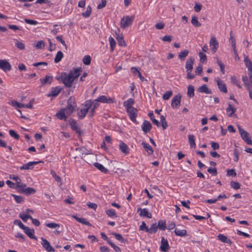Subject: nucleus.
Instances as JSON below:
<instances>
[{
  "label": "nucleus",
  "mask_w": 252,
  "mask_h": 252,
  "mask_svg": "<svg viewBox=\"0 0 252 252\" xmlns=\"http://www.w3.org/2000/svg\"><path fill=\"white\" fill-rule=\"evenodd\" d=\"M82 71L81 67L76 68L73 70H70L68 73L63 72L61 75V79L64 85L68 88H70L75 79L77 78L80 75V72Z\"/></svg>",
  "instance_id": "obj_1"
},
{
  "label": "nucleus",
  "mask_w": 252,
  "mask_h": 252,
  "mask_svg": "<svg viewBox=\"0 0 252 252\" xmlns=\"http://www.w3.org/2000/svg\"><path fill=\"white\" fill-rule=\"evenodd\" d=\"M134 19V17L133 16L124 17L121 20V27L123 29H126L132 24Z\"/></svg>",
  "instance_id": "obj_2"
},
{
  "label": "nucleus",
  "mask_w": 252,
  "mask_h": 252,
  "mask_svg": "<svg viewBox=\"0 0 252 252\" xmlns=\"http://www.w3.org/2000/svg\"><path fill=\"white\" fill-rule=\"evenodd\" d=\"M126 111L131 121L133 123H136L137 121L136 118L137 115V109L134 107H132L126 109Z\"/></svg>",
  "instance_id": "obj_3"
},
{
  "label": "nucleus",
  "mask_w": 252,
  "mask_h": 252,
  "mask_svg": "<svg viewBox=\"0 0 252 252\" xmlns=\"http://www.w3.org/2000/svg\"><path fill=\"white\" fill-rule=\"evenodd\" d=\"M182 96L180 94L175 95L171 101V107L173 108H176L180 106L181 103Z\"/></svg>",
  "instance_id": "obj_4"
},
{
  "label": "nucleus",
  "mask_w": 252,
  "mask_h": 252,
  "mask_svg": "<svg viewBox=\"0 0 252 252\" xmlns=\"http://www.w3.org/2000/svg\"><path fill=\"white\" fill-rule=\"evenodd\" d=\"M210 46L211 47L213 53H215L219 48V43L215 36L211 37L210 41Z\"/></svg>",
  "instance_id": "obj_5"
},
{
  "label": "nucleus",
  "mask_w": 252,
  "mask_h": 252,
  "mask_svg": "<svg viewBox=\"0 0 252 252\" xmlns=\"http://www.w3.org/2000/svg\"><path fill=\"white\" fill-rule=\"evenodd\" d=\"M42 245L44 248L48 252H54L55 249L50 245L49 242L43 237H41Z\"/></svg>",
  "instance_id": "obj_6"
},
{
  "label": "nucleus",
  "mask_w": 252,
  "mask_h": 252,
  "mask_svg": "<svg viewBox=\"0 0 252 252\" xmlns=\"http://www.w3.org/2000/svg\"><path fill=\"white\" fill-rule=\"evenodd\" d=\"M96 101L101 102L103 103H112L116 102L114 99L111 98L109 97H107L105 95H101L95 100Z\"/></svg>",
  "instance_id": "obj_7"
},
{
  "label": "nucleus",
  "mask_w": 252,
  "mask_h": 252,
  "mask_svg": "<svg viewBox=\"0 0 252 252\" xmlns=\"http://www.w3.org/2000/svg\"><path fill=\"white\" fill-rule=\"evenodd\" d=\"M67 105L66 108H67V109H71L75 111L77 105L74 97L70 96L67 100Z\"/></svg>",
  "instance_id": "obj_8"
},
{
  "label": "nucleus",
  "mask_w": 252,
  "mask_h": 252,
  "mask_svg": "<svg viewBox=\"0 0 252 252\" xmlns=\"http://www.w3.org/2000/svg\"><path fill=\"white\" fill-rule=\"evenodd\" d=\"M0 68L5 72L11 70V66L10 63L5 60H0Z\"/></svg>",
  "instance_id": "obj_9"
},
{
  "label": "nucleus",
  "mask_w": 252,
  "mask_h": 252,
  "mask_svg": "<svg viewBox=\"0 0 252 252\" xmlns=\"http://www.w3.org/2000/svg\"><path fill=\"white\" fill-rule=\"evenodd\" d=\"M42 161H31L26 164H23V166L20 167L21 170H29L32 169L33 168L34 165L37 164L39 162H41Z\"/></svg>",
  "instance_id": "obj_10"
},
{
  "label": "nucleus",
  "mask_w": 252,
  "mask_h": 252,
  "mask_svg": "<svg viewBox=\"0 0 252 252\" xmlns=\"http://www.w3.org/2000/svg\"><path fill=\"white\" fill-rule=\"evenodd\" d=\"M170 248L168 244V242L166 239H165L164 237H162L161 241V245L160 249L161 251L166 252Z\"/></svg>",
  "instance_id": "obj_11"
},
{
  "label": "nucleus",
  "mask_w": 252,
  "mask_h": 252,
  "mask_svg": "<svg viewBox=\"0 0 252 252\" xmlns=\"http://www.w3.org/2000/svg\"><path fill=\"white\" fill-rule=\"evenodd\" d=\"M24 232L31 238L34 240H37V237L34 235V230L30 228L28 226H26L23 229Z\"/></svg>",
  "instance_id": "obj_12"
},
{
  "label": "nucleus",
  "mask_w": 252,
  "mask_h": 252,
  "mask_svg": "<svg viewBox=\"0 0 252 252\" xmlns=\"http://www.w3.org/2000/svg\"><path fill=\"white\" fill-rule=\"evenodd\" d=\"M194 62V59L193 57H190L187 60L185 65V67L187 69V72L192 71Z\"/></svg>",
  "instance_id": "obj_13"
},
{
  "label": "nucleus",
  "mask_w": 252,
  "mask_h": 252,
  "mask_svg": "<svg viewBox=\"0 0 252 252\" xmlns=\"http://www.w3.org/2000/svg\"><path fill=\"white\" fill-rule=\"evenodd\" d=\"M242 81L247 90L252 89V80L249 79V77L247 75L243 76Z\"/></svg>",
  "instance_id": "obj_14"
},
{
  "label": "nucleus",
  "mask_w": 252,
  "mask_h": 252,
  "mask_svg": "<svg viewBox=\"0 0 252 252\" xmlns=\"http://www.w3.org/2000/svg\"><path fill=\"white\" fill-rule=\"evenodd\" d=\"M152 128V126L149 121L145 120L143 122L142 125V129L145 133L149 132L151 130Z\"/></svg>",
  "instance_id": "obj_15"
},
{
  "label": "nucleus",
  "mask_w": 252,
  "mask_h": 252,
  "mask_svg": "<svg viewBox=\"0 0 252 252\" xmlns=\"http://www.w3.org/2000/svg\"><path fill=\"white\" fill-rule=\"evenodd\" d=\"M119 149L125 155H127L129 153V149L128 147L126 144L122 141H120V142Z\"/></svg>",
  "instance_id": "obj_16"
},
{
  "label": "nucleus",
  "mask_w": 252,
  "mask_h": 252,
  "mask_svg": "<svg viewBox=\"0 0 252 252\" xmlns=\"http://www.w3.org/2000/svg\"><path fill=\"white\" fill-rule=\"evenodd\" d=\"M69 125L70 126V127L73 130L75 131L77 133L80 134L81 130H80V128L78 126L76 123V121L75 120H74L73 119H71L70 121L69 122Z\"/></svg>",
  "instance_id": "obj_17"
},
{
  "label": "nucleus",
  "mask_w": 252,
  "mask_h": 252,
  "mask_svg": "<svg viewBox=\"0 0 252 252\" xmlns=\"http://www.w3.org/2000/svg\"><path fill=\"white\" fill-rule=\"evenodd\" d=\"M217 83L218 88L220 92H222L223 93H226L227 92L226 86L222 80L219 79L217 80Z\"/></svg>",
  "instance_id": "obj_18"
},
{
  "label": "nucleus",
  "mask_w": 252,
  "mask_h": 252,
  "mask_svg": "<svg viewBox=\"0 0 252 252\" xmlns=\"http://www.w3.org/2000/svg\"><path fill=\"white\" fill-rule=\"evenodd\" d=\"M62 89L59 87H56L55 88H52V90L50 93L47 95L48 96H52L53 97H56L61 92Z\"/></svg>",
  "instance_id": "obj_19"
},
{
  "label": "nucleus",
  "mask_w": 252,
  "mask_h": 252,
  "mask_svg": "<svg viewBox=\"0 0 252 252\" xmlns=\"http://www.w3.org/2000/svg\"><path fill=\"white\" fill-rule=\"evenodd\" d=\"M138 212H140L139 216L141 217H145L148 218H152V215L149 213L146 209H141L140 208L138 209Z\"/></svg>",
  "instance_id": "obj_20"
},
{
  "label": "nucleus",
  "mask_w": 252,
  "mask_h": 252,
  "mask_svg": "<svg viewBox=\"0 0 252 252\" xmlns=\"http://www.w3.org/2000/svg\"><path fill=\"white\" fill-rule=\"evenodd\" d=\"M197 91L198 92L204 93L206 94H211L212 93V91L208 88L206 84H204L199 87L197 89Z\"/></svg>",
  "instance_id": "obj_21"
},
{
  "label": "nucleus",
  "mask_w": 252,
  "mask_h": 252,
  "mask_svg": "<svg viewBox=\"0 0 252 252\" xmlns=\"http://www.w3.org/2000/svg\"><path fill=\"white\" fill-rule=\"evenodd\" d=\"M236 108L232 106L230 103H228V106L226 109L227 116L229 117H233V114L236 112Z\"/></svg>",
  "instance_id": "obj_22"
},
{
  "label": "nucleus",
  "mask_w": 252,
  "mask_h": 252,
  "mask_svg": "<svg viewBox=\"0 0 252 252\" xmlns=\"http://www.w3.org/2000/svg\"><path fill=\"white\" fill-rule=\"evenodd\" d=\"M217 238L220 241L223 243H227L229 245H231L232 243L231 240L223 234H219L218 235Z\"/></svg>",
  "instance_id": "obj_23"
},
{
  "label": "nucleus",
  "mask_w": 252,
  "mask_h": 252,
  "mask_svg": "<svg viewBox=\"0 0 252 252\" xmlns=\"http://www.w3.org/2000/svg\"><path fill=\"white\" fill-rule=\"evenodd\" d=\"M250 134L247 132L245 131L241 133V136L242 138L248 144L252 145V140L249 138Z\"/></svg>",
  "instance_id": "obj_24"
},
{
  "label": "nucleus",
  "mask_w": 252,
  "mask_h": 252,
  "mask_svg": "<svg viewBox=\"0 0 252 252\" xmlns=\"http://www.w3.org/2000/svg\"><path fill=\"white\" fill-rule=\"evenodd\" d=\"M41 86L46 84H51L53 81V77L50 76H46L44 79H40Z\"/></svg>",
  "instance_id": "obj_25"
},
{
  "label": "nucleus",
  "mask_w": 252,
  "mask_h": 252,
  "mask_svg": "<svg viewBox=\"0 0 252 252\" xmlns=\"http://www.w3.org/2000/svg\"><path fill=\"white\" fill-rule=\"evenodd\" d=\"M21 193L25 195H29L33 194L36 192V190L32 188L29 187L26 189H22Z\"/></svg>",
  "instance_id": "obj_26"
},
{
  "label": "nucleus",
  "mask_w": 252,
  "mask_h": 252,
  "mask_svg": "<svg viewBox=\"0 0 252 252\" xmlns=\"http://www.w3.org/2000/svg\"><path fill=\"white\" fill-rule=\"evenodd\" d=\"M141 145L143 146V148L145 149L146 152L148 153V155H150L153 154V150L152 147L148 143H146L144 142H143L141 143Z\"/></svg>",
  "instance_id": "obj_27"
},
{
  "label": "nucleus",
  "mask_w": 252,
  "mask_h": 252,
  "mask_svg": "<svg viewBox=\"0 0 252 252\" xmlns=\"http://www.w3.org/2000/svg\"><path fill=\"white\" fill-rule=\"evenodd\" d=\"M94 165L99 170H100L101 172L104 173H107L108 172V169H106L103 165L99 163L95 162L94 163Z\"/></svg>",
  "instance_id": "obj_28"
},
{
  "label": "nucleus",
  "mask_w": 252,
  "mask_h": 252,
  "mask_svg": "<svg viewBox=\"0 0 252 252\" xmlns=\"http://www.w3.org/2000/svg\"><path fill=\"white\" fill-rule=\"evenodd\" d=\"M56 115L58 119L61 120L65 121L67 118V116L65 114L64 110L63 109L58 112Z\"/></svg>",
  "instance_id": "obj_29"
},
{
  "label": "nucleus",
  "mask_w": 252,
  "mask_h": 252,
  "mask_svg": "<svg viewBox=\"0 0 252 252\" xmlns=\"http://www.w3.org/2000/svg\"><path fill=\"white\" fill-rule=\"evenodd\" d=\"M135 101L133 98H129L127 100L124 101V106L126 109L132 108V105L134 103Z\"/></svg>",
  "instance_id": "obj_30"
},
{
  "label": "nucleus",
  "mask_w": 252,
  "mask_h": 252,
  "mask_svg": "<svg viewBox=\"0 0 252 252\" xmlns=\"http://www.w3.org/2000/svg\"><path fill=\"white\" fill-rule=\"evenodd\" d=\"M98 102L94 100L92 107L90 108V111L89 112V115L90 117H93L94 115L95 112V109L98 106Z\"/></svg>",
  "instance_id": "obj_31"
},
{
  "label": "nucleus",
  "mask_w": 252,
  "mask_h": 252,
  "mask_svg": "<svg viewBox=\"0 0 252 252\" xmlns=\"http://www.w3.org/2000/svg\"><path fill=\"white\" fill-rule=\"evenodd\" d=\"M189 53V51L188 50H184L183 51H181L178 55L179 59L181 61H184L185 60L186 57L188 55Z\"/></svg>",
  "instance_id": "obj_32"
},
{
  "label": "nucleus",
  "mask_w": 252,
  "mask_h": 252,
  "mask_svg": "<svg viewBox=\"0 0 252 252\" xmlns=\"http://www.w3.org/2000/svg\"><path fill=\"white\" fill-rule=\"evenodd\" d=\"M74 218L76 219V220L78 222H79L80 223H81L82 224H84L90 226H92V224L88 221H87V219H86L85 218H78V217H77L76 216L74 217Z\"/></svg>",
  "instance_id": "obj_33"
},
{
  "label": "nucleus",
  "mask_w": 252,
  "mask_h": 252,
  "mask_svg": "<svg viewBox=\"0 0 252 252\" xmlns=\"http://www.w3.org/2000/svg\"><path fill=\"white\" fill-rule=\"evenodd\" d=\"M194 88L192 85H189L188 87L187 95L189 98L192 97L194 95Z\"/></svg>",
  "instance_id": "obj_34"
},
{
  "label": "nucleus",
  "mask_w": 252,
  "mask_h": 252,
  "mask_svg": "<svg viewBox=\"0 0 252 252\" xmlns=\"http://www.w3.org/2000/svg\"><path fill=\"white\" fill-rule=\"evenodd\" d=\"M116 39L118 40V43L119 46H126V42L125 40L124 39V38L122 36L117 34L116 37Z\"/></svg>",
  "instance_id": "obj_35"
},
{
  "label": "nucleus",
  "mask_w": 252,
  "mask_h": 252,
  "mask_svg": "<svg viewBox=\"0 0 252 252\" xmlns=\"http://www.w3.org/2000/svg\"><path fill=\"white\" fill-rule=\"evenodd\" d=\"M244 62L246 66L248 68V70H252V62L249 59L248 57L246 56L244 58Z\"/></svg>",
  "instance_id": "obj_36"
},
{
  "label": "nucleus",
  "mask_w": 252,
  "mask_h": 252,
  "mask_svg": "<svg viewBox=\"0 0 252 252\" xmlns=\"http://www.w3.org/2000/svg\"><path fill=\"white\" fill-rule=\"evenodd\" d=\"M191 23L195 27H200L201 23L198 21V18L195 16H193L191 20Z\"/></svg>",
  "instance_id": "obj_37"
},
{
  "label": "nucleus",
  "mask_w": 252,
  "mask_h": 252,
  "mask_svg": "<svg viewBox=\"0 0 252 252\" xmlns=\"http://www.w3.org/2000/svg\"><path fill=\"white\" fill-rule=\"evenodd\" d=\"M88 112L87 109L83 108L77 113V116L80 119H83Z\"/></svg>",
  "instance_id": "obj_38"
},
{
  "label": "nucleus",
  "mask_w": 252,
  "mask_h": 252,
  "mask_svg": "<svg viewBox=\"0 0 252 252\" xmlns=\"http://www.w3.org/2000/svg\"><path fill=\"white\" fill-rule=\"evenodd\" d=\"M148 115L150 118V119L152 121V123L154 125H156L158 127H159L160 126V123L158 122V120L155 119V116L153 113H149Z\"/></svg>",
  "instance_id": "obj_39"
},
{
  "label": "nucleus",
  "mask_w": 252,
  "mask_h": 252,
  "mask_svg": "<svg viewBox=\"0 0 252 252\" xmlns=\"http://www.w3.org/2000/svg\"><path fill=\"white\" fill-rule=\"evenodd\" d=\"M63 57V52L61 51H59L57 52L56 57L54 59V62L55 63H58L60 62L62 58Z\"/></svg>",
  "instance_id": "obj_40"
},
{
  "label": "nucleus",
  "mask_w": 252,
  "mask_h": 252,
  "mask_svg": "<svg viewBox=\"0 0 252 252\" xmlns=\"http://www.w3.org/2000/svg\"><path fill=\"white\" fill-rule=\"evenodd\" d=\"M157 225L160 230H164L166 228L165 220H159Z\"/></svg>",
  "instance_id": "obj_41"
},
{
  "label": "nucleus",
  "mask_w": 252,
  "mask_h": 252,
  "mask_svg": "<svg viewBox=\"0 0 252 252\" xmlns=\"http://www.w3.org/2000/svg\"><path fill=\"white\" fill-rule=\"evenodd\" d=\"M158 229V226L157 225V224L156 223H153L151 227L149 228V231L148 233L153 234L155 233Z\"/></svg>",
  "instance_id": "obj_42"
},
{
  "label": "nucleus",
  "mask_w": 252,
  "mask_h": 252,
  "mask_svg": "<svg viewBox=\"0 0 252 252\" xmlns=\"http://www.w3.org/2000/svg\"><path fill=\"white\" fill-rule=\"evenodd\" d=\"M174 232L177 236H184L187 233V231L185 229L180 230L178 228H175Z\"/></svg>",
  "instance_id": "obj_43"
},
{
  "label": "nucleus",
  "mask_w": 252,
  "mask_h": 252,
  "mask_svg": "<svg viewBox=\"0 0 252 252\" xmlns=\"http://www.w3.org/2000/svg\"><path fill=\"white\" fill-rule=\"evenodd\" d=\"M189 141L190 146L192 148H195L196 145L195 143L194 136L193 135H189Z\"/></svg>",
  "instance_id": "obj_44"
},
{
  "label": "nucleus",
  "mask_w": 252,
  "mask_h": 252,
  "mask_svg": "<svg viewBox=\"0 0 252 252\" xmlns=\"http://www.w3.org/2000/svg\"><path fill=\"white\" fill-rule=\"evenodd\" d=\"M19 217L25 222H27L28 219H32V217L28 214L20 213Z\"/></svg>",
  "instance_id": "obj_45"
},
{
  "label": "nucleus",
  "mask_w": 252,
  "mask_h": 252,
  "mask_svg": "<svg viewBox=\"0 0 252 252\" xmlns=\"http://www.w3.org/2000/svg\"><path fill=\"white\" fill-rule=\"evenodd\" d=\"M112 235L115 236L116 239L122 243H125L126 242V240L125 239L121 234L119 233H112Z\"/></svg>",
  "instance_id": "obj_46"
},
{
  "label": "nucleus",
  "mask_w": 252,
  "mask_h": 252,
  "mask_svg": "<svg viewBox=\"0 0 252 252\" xmlns=\"http://www.w3.org/2000/svg\"><path fill=\"white\" fill-rule=\"evenodd\" d=\"M15 40L16 41L15 46L17 47V48H18V49H19L21 50H25V46L24 43H23L21 41H19L17 39H15Z\"/></svg>",
  "instance_id": "obj_47"
},
{
  "label": "nucleus",
  "mask_w": 252,
  "mask_h": 252,
  "mask_svg": "<svg viewBox=\"0 0 252 252\" xmlns=\"http://www.w3.org/2000/svg\"><path fill=\"white\" fill-rule=\"evenodd\" d=\"M106 214L108 215V216L113 218V217H117V215L115 213V211L113 209H109L106 211Z\"/></svg>",
  "instance_id": "obj_48"
},
{
  "label": "nucleus",
  "mask_w": 252,
  "mask_h": 252,
  "mask_svg": "<svg viewBox=\"0 0 252 252\" xmlns=\"http://www.w3.org/2000/svg\"><path fill=\"white\" fill-rule=\"evenodd\" d=\"M92 12V8L89 5L87 7V10L85 12L82 13V15L84 17H88L90 16Z\"/></svg>",
  "instance_id": "obj_49"
},
{
  "label": "nucleus",
  "mask_w": 252,
  "mask_h": 252,
  "mask_svg": "<svg viewBox=\"0 0 252 252\" xmlns=\"http://www.w3.org/2000/svg\"><path fill=\"white\" fill-rule=\"evenodd\" d=\"M109 41L110 45V50L111 52H113L114 51V47L116 45V41H115L114 39L112 37H110L109 38Z\"/></svg>",
  "instance_id": "obj_50"
},
{
  "label": "nucleus",
  "mask_w": 252,
  "mask_h": 252,
  "mask_svg": "<svg viewBox=\"0 0 252 252\" xmlns=\"http://www.w3.org/2000/svg\"><path fill=\"white\" fill-rule=\"evenodd\" d=\"M229 41L231 42V46L233 48H236V40L235 37L232 35V32L230 33Z\"/></svg>",
  "instance_id": "obj_51"
},
{
  "label": "nucleus",
  "mask_w": 252,
  "mask_h": 252,
  "mask_svg": "<svg viewBox=\"0 0 252 252\" xmlns=\"http://www.w3.org/2000/svg\"><path fill=\"white\" fill-rule=\"evenodd\" d=\"M91 58L89 55L84 56L83 59V62L85 65H89L91 63Z\"/></svg>",
  "instance_id": "obj_52"
},
{
  "label": "nucleus",
  "mask_w": 252,
  "mask_h": 252,
  "mask_svg": "<svg viewBox=\"0 0 252 252\" xmlns=\"http://www.w3.org/2000/svg\"><path fill=\"white\" fill-rule=\"evenodd\" d=\"M11 195L14 198L15 200L17 203H21L24 201V198L22 196L13 194Z\"/></svg>",
  "instance_id": "obj_53"
},
{
  "label": "nucleus",
  "mask_w": 252,
  "mask_h": 252,
  "mask_svg": "<svg viewBox=\"0 0 252 252\" xmlns=\"http://www.w3.org/2000/svg\"><path fill=\"white\" fill-rule=\"evenodd\" d=\"M11 105L13 106H16L18 108H24V104L20 103L19 102H18L17 101L13 100L11 101Z\"/></svg>",
  "instance_id": "obj_54"
},
{
  "label": "nucleus",
  "mask_w": 252,
  "mask_h": 252,
  "mask_svg": "<svg viewBox=\"0 0 252 252\" xmlns=\"http://www.w3.org/2000/svg\"><path fill=\"white\" fill-rule=\"evenodd\" d=\"M94 101H92L91 100H87L85 103V109H87L88 111L89 112V110L92 107V105Z\"/></svg>",
  "instance_id": "obj_55"
},
{
  "label": "nucleus",
  "mask_w": 252,
  "mask_h": 252,
  "mask_svg": "<svg viewBox=\"0 0 252 252\" xmlns=\"http://www.w3.org/2000/svg\"><path fill=\"white\" fill-rule=\"evenodd\" d=\"M46 226L49 228H59L60 227V224L56 223L55 222H51V223H46Z\"/></svg>",
  "instance_id": "obj_56"
},
{
  "label": "nucleus",
  "mask_w": 252,
  "mask_h": 252,
  "mask_svg": "<svg viewBox=\"0 0 252 252\" xmlns=\"http://www.w3.org/2000/svg\"><path fill=\"white\" fill-rule=\"evenodd\" d=\"M9 133L11 137H14L17 140H18L20 138L19 135L14 130L12 129H10L9 130Z\"/></svg>",
  "instance_id": "obj_57"
},
{
  "label": "nucleus",
  "mask_w": 252,
  "mask_h": 252,
  "mask_svg": "<svg viewBox=\"0 0 252 252\" xmlns=\"http://www.w3.org/2000/svg\"><path fill=\"white\" fill-rule=\"evenodd\" d=\"M14 224L15 225H18L20 227V228L22 229L23 230L25 228L26 226L24 225L23 223L21 222V221L19 220H16L14 221Z\"/></svg>",
  "instance_id": "obj_58"
},
{
  "label": "nucleus",
  "mask_w": 252,
  "mask_h": 252,
  "mask_svg": "<svg viewBox=\"0 0 252 252\" xmlns=\"http://www.w3.org/2000/svg\"><path fill=\"white\" fill-rule=\"evenodd\" d=\"M173 93L171 91L166 92L163 95L162 98L164 100H168L172 95Z\"/></svg>",
  "instance_id": "obj_59"
},
{
  "label": "nucleus",
  "mask_w": 252,
  "mask_h": 252,
  "mask_svg": "<svg viewBox=\"0 0 252 252\" xmlns=\"http://www.w3.org/2000/svg\"><path fill=\"white\" fill-rule=\"evenodd\" d=\"M230 186L231 188L235 189H238L240 188V185L238 182L231 181L230 182Z\"/></svg>",
  "instance_id": "obj_60"
},
{
  "label": "nucleus",
  "mask_w": 252,
  "mask_h": 252,
  "mask_svg": "<svg viewBox=\"0 0 252 252\" xmlns=\"http://www.w3.org/2000/svg\"><path fill=\"white\" fill-rule=\"evenodd\" d=\"M108 244L114 249L116 252H121V249L117 246L115 245L113 242H108Z\"/></svg>",
  "instance_id": "obj_61"
},
{
  "label": "nucleus",
  "mask_w": 252,
  "mask_h": 252,
  "mask_svg": "<svg viewBox=\"0 0 252 252\" xmlns=\"http://www.w3.org/2000/svg\"><path fill=\"white\" fill-rule=\"evenodd\" d=\"M140 230L145 231L146 232H148L149 228L147 226L146 223L144 221L142 222L141 225L140 226Z\"/></svg>",
  "instance_id": "obj_62"
},
{
  "label": "nucleus",
  "mask_w": 252,
  "mask_h": 252,
  "mask_svg": "<svg viewBox=\"0 0 252 252\" xmlns=\"http://www.w3.org/2000/svg\"><path fill=\"white\" fill-rule=\"evenodd\" d=\"M26 187V185L25 184H21L20 182L16 183L17 189H19V192L20 193H21L22 189H25V187Z\"/></svg>",
  "instance_id": "obj_63"
},
{
  "label": "nucleus",
  "mask_w": 252,
  "mask_h": 252,
  "mask_svg": "<svg viewBox=\"0 0 252 252\" xmlns=\"http://www.w3.org/2000/svg\"><path fill=\"white\" fill-rule=\"evenodd\" d=\"M44 43L42 40L38 41L35 45V47L37 49H42L44 47Z\"/></svg>",
  "instance_id": "obj_64"
}]
</instances>
